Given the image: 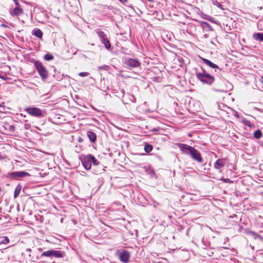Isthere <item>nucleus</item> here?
Here are the masks:
<instances>
[{"mask_svg":"<svg viewBox=\"0 0 263 263\" xmlns=\"http://www.w3.org/2000/svg\"><path fill=\"white\" fill-rule=\"evenodd\" d=\"M8 177L12 178H23L29 176V174L25 172H13L8 174Z\"/></svg>","mask_w":263,"mask_h":263,"instance_id":"obj_7","label":"nucleus"},{"mask_svg":"<svg viewBox=\"0 0 263 263\" xmlns=\"http://www.w3.org/2000/svg\"><path fill=\"white\" fill-rule=\"evenodd\" d=\"M41 256H47V257H51L52 256V250H49L43 253L41 255Z\"/></svg>","mask_w":263,"mask_h":263,"instance_id":"obj_25","label":"nucleus"},{"mask_svg":"<svg viewBox=\"0 0 263 263\" xmlns=\"http://www.w3.org/2000/svg\"><path fill=\"white\" fill-rule=\"evenodd\" d=\"M97 33L98 34L101 41L104 40L107 38L106 34L102 31L99 30H97Z\"/></svg>","mask_w":263,"mask_h":263,"instance_id":"obj_18","label":"nucleus"},{"mask_svg":"<svg viewBox=\"0 0 263 263\" xmlns=\"http://www.w3.org/2000/svg\"><path fill=\"white\" fill-rule=\"evenodd\" d=\"M153 149V147L151 144H146L144 146V151L146 153L151 152Z\"/></svg>","mask_w":263,"mask_h":263,"instance_id":"obj_23","label":"nucleus"},{"mask_svg":"<svg viewBox=\"0 0 263 263\" xmlns=\"http://www.w3.org/2000/svg\"><path fill=\"white\" fill-rule=\"evenodd\" d=\"M33 34L37 37L42 38L43 36V32L40 29H36L34 30Z\"/></svg>","mask_w":263,"mask_h":263,"instance_id":"obj_17","label":"nucleus"},{"mask_svg":"<svg viewBox=\"0 0 263 263\" xmlns=\"http://www.w3.org/2000/svg\"><path fill=\"white\" fill-rule=\"evenodd\" d=\"M179 147L182 150H186L189 152H190L191 150L193 148V147H192L187 144H179Z\"/></svg>","mask_w":263,"mask_h":263,"instance_id":"obj_15","label":"nucleus"},{"mask_svg":"<svg viewBox=\"0 0 263 263\" xmlns=\"http://www.w3.org/2000/svg\"><path fill=\"white\" fill-rule=\"evenodd\" d=\"M21 190V186L17 185L15 189V191H14V198H16L18 196V195L20 193Z\"/></svg>","mask_w":263,"mask_h":263,"instance_id":"obj_22","label":"nucleus"},{"mask_svg":"<svg viewBox=\"0 0 263 263\" xmlns=\"http://www.w3.org/2000/svg\"><path fill=\"white\" fill-rule=\"evenodd\" d=\"M13 1L15 3V4L16 5V6H20L19 3H18V2L17 0H13Z\"/></svg>","mask_w":263,"mask_h":263,"instance_id":"obj_30","label":"nucleus"},{"mask_svg":"<svg viewBox=\"0 0 263 263\" xmlns=\"http://www.w3.org/2000/svg\"><path fill=\"white\" fill-rule=\"evenodd\" d=\"M23 12V10L22 9L20 8L19 6H16L13 11L10 12V14L12 16L18 17L20 15H22Z\"/></svg>","mask_w":263,"mask_h":263,"instance_id":"obj_10","label":"nucleus"},{"mask_svg":"<svg viewBox=\"0 0 263 263\" xmlns=\"http://www.w3.org/2000/svg\"><path fill=\"white\" fill-rule=\"evenodd\" d=\"M34 65L42 80H45L48 77V71L41 62L36 61L34 62Z\"/></svg>","mask_w":263,"mask_h":263,"instance_id":"obj_1","label":"nucleus"},{"mask_svg":"<svg viewBox=\"0 0 263 263\" xmlns=\"http://www.w3.org/2000/svg\"><path fill=\"white\" fill-rule=\"evenodd\" d=\"M82 164L86 170H89L91 168V165L90 163V161L87 160L86 156L84 160L82 161Z\"/></svg>","mask_w":263,"mask_h":263,"instance_id":"obj_12","label":"nucleus"},{"mask_svg":"<svg viewBox=\"0 0 263 263\" xmlns=\"http://www.w3.org/2000/svg\"><path fill=\"white\" fill-rule=\"evenodd\" d=\"M39 251H42V249H41V248H39Z\"/></svg>","mask_w":263,"mask_h":263,"instance_id":"obj_32","label":"nucleus"},{"mask_svg":"<svg viewBox=\"0 0 263 263\" xmlns=\"http://www.w3.org/2000/svg\"><path fill=\"white\" fill-rule=\"evenodd\" d=\"M86 157L87 160H89L90 162H91L94 165H98L99 164V162L94 156L89 154L87 155Z\"/></svg>","mask_w":263,"mask_h":263,"instance_id":"obj_14","label":"nucleus"},{"mask_svg":"<svg viewBox=\"0 0 263 263\" xmlns=\"http://www.w3.org/2000/svg\"><path fill=\"white\" fill-rule=\"evenodd\" d=\"M87 137H88L89 140L91 142H95L96 141L97 139V135L95 133L91 132V131H88L87 133Z\"/></svg>","mask_w":263,"mask_h":263,"instance_id":"obj_11","label":"nucleus"},{"mask_svg":"<svg viewBox=\"0 0 263 263\" xmlns=\"http://www.w3.org/2000/svg\"><path fill=\"white\" fill-rule=\"evenodd\" d=\"M196 77L202 83H206L209 85L212 84L214 81V78L213 76L208 73H205L204 72L203 73H197Z\"/></svg>","mask_w":263,"mask_h":263,"instance_id":"obj_2","label":"nucleus"},{"mask_svg":"<svg viewBox=\"0 0 263 263\" xmlns=\"http://www.w3.org/2000/svg\"><path fill=\"white\" fill-rule=\"evenodd\" d=\"M260 82L263 84V76H261L260 78Z\"/></svg>","mask_w":263,"mask_h":263,"instance_id":"obj_31","label":"nucleus"},{"mask_svg":"<svg viewBox=\"0 0 263 263\" xmlns=\"http://www.w3.org/2000/svg\"><path fill=\"white\" fill-rule=\"evenodd\" d=\"M24 110L28 114L33 117L40 118L43 116V112L42 110L37 107H28L25 108Z\"/></svg>","mask_w":263,"mask_h":263,"instance_id":"obj_3","label":"nucleus"},{"mask_svg":"<svg viewBox=\"0 0 263 263\" xmlns=\"http://www.w3.org/2000/svg\"><path fill=\"white\" fill-rule=\"evenodd\" d=\"M254 136L256 139H259L262 136V133L260 130H257L254 133Z\"/></svg>","mask_w":263,"mask_h":263,"instance_id":"obj_24","label":"nucleus"},{"mask_svg":"<svg viewBox=\"0 0 263 263\" xmlns=\"http://www.w3.org/2000/svg\"><path fill=\"white\" fill-rule=\"evenodd\" d=\"M26 252H28L29 254H28V260L32 262H35L38 259V256L35 254L34 253L32 252L31 249H26Z\"/></svg>","mask_w":263,"mask_h":263,"instance_id":"obj_9","label":"nucleus"},{"mask_svg":"<svg viewBox=\"0 0 263 263\" xmlns=\"http://www.w3.org/2000/svg\"><path fill=\"white\" fill-rule=\"evenodd\" d=\"M227 161V158L218 159L214 163V167L217 170H220L221 168L224 166Z\"/></svg>","mask_w":263,"mask_h":263,"instance_id":"obj_8","label":"nucleus"},{"mask_svg":"<svg viewBox=\"0 0 263 263\" xmlns=\"http://www.w3.org/2000/svg\"><path fill=\"white\" fill-rule=\"evenodd\" d=\"M9 241L10 240L8 237H0V244H7L9 242Z\"/></svg>","mask_w":263,"mask_h":263,"instance_id":"obj_19","label":"nucleus"},{"mask_svg":"<svg viewBox=\"0 0 263 263\" xmlns=\"http://www.w3.org/2000/svg\"><path fill=\"white\" fill-rule=\"evenodd\" d=\"M149 2H152L153 0H147Z\"/></svg>","mask_w":263,"mask_h":263,"instance_id":"obj_33","label":"nucleus"},{"mask_svg":"<svg viewBox=\"0 0 263 263\" xmlns=\"http://www.w3.org/2000/svg\"><path fill=\"white\" fill-rule=\"evenodd\" d=\"M52 256L59 258L62 257L63 253L60 251L52 250Z\"/></svg>","mask_w":263,"mask_h":263,"instance_id":"obj_20","label":"nucleus"},{"mask_svg":"<svg viewBox=\"0 0 263 263\" xmlns=\"http://www.w3.org/2000/svg\"><path fill=\"white\" fill-rule=\"evenodd\" d=\"M102 43L104 45L105 47L107 49H109L110 48L111 44L110 43L109 41L108 40L107 38H106V39H104V40H102Z\"/></svg>","mask_w":263,"mask_h":263,"instance_id":"obj_21","label":"nucleus"},{"mask_svg":"<svg viewBox=\"0 0 263 263\" xmlns=\"http://www.w3.org/2000/svg\"><path fill=\"white\" fill-rule=\"evenodd\" d=\"M202 60L205 64H206L207 65L213 68H218V66L216 64L213 63L211 61L208 59L202 58Z\"/></svg>","mask_w":263,"mask_h":263,"instance_id":"obj_13","label":"nucleus"},{"mask_svg":"<svg viewBox=\"0 0 263 263\" xmlns=\"http://www.w3.org/2000/svg\"><path fill=\"white\" fill-rule=\"evenodd\" d=\"M53 56L51 54H46L44 56V59L46 61H50L53 59Z\"/></svg>","mask_w":263,"mask_h":263,"instance_id":"obj_26","label":"nucleus"},{"mask_svg":"<svg viewBox=\"0 0 263 263\" xmlns=\"http://www.w3.org/2000/svg\"><path fill=\"white\" fill-rule=\"evenodd\" d=\"M130 255V253L127 250L122 251L119 254V259L124 263H127L129 261Z\"/></svg>","mask_w":263,"mask_h":263,"instance_id":"obj_6","label":"nucleus"},{"mask_svg":"<svg viewBox=\"0 0 263 263\" xmlns=\"http://www.w3.org/2000/svg\"><path fill=\"white\" fill-rule=\"evenodd\" d=\"M89 75V73L87 72H82L79 73V76L80 77H87Z\"/></svg>","mask_w":263,"mask_h":263,"instance_id":"obj_28","label":"nucleus"},{"mask_svg":"<svg viewBox=\"0 0 263 263\" xmlns=\"http://www.w3.org/2000/svg\"><path fill=\"white\" fill-rule=\"evenodd\" d=\"M253 37L256 40H259L260 41L263 42V33L261 32H258L257 33H255L253 34Z\"/></svg>","mask_w":263,"mask_h":263,"instance_id":"obj_16","label":"nucleus"},{"mask_svg":"<svg viewBox=\"0 0 263 263\" xmlns=\"http://www.w3.org/2000/svg\"><path fill=\"white\" fill-rule=\"evenodd\" d=\"M125 64L128 67L132 68H136L140 66L141 63L138 60L132 59L127 58L125 61Z\"/></svg>","mask_w":263,"mask_h":263,"instance_id":"obj_5","label":"nucleus"},{"mask_svg":"<svg viewBox=\"0 0 263 263\" xmlns=\"http://www.w3.org/2000/svg\"><path fill=\"white\" fill-rule=\"evenodd\" d=\"M191 158L199 163L203 162V159L200 153L193 147L190 152Z\"/></svg>","mask_w":263,"mask_h":263,"instance_id":"obj_4","label":"nucleus"},{"mask_svg":"<svg viewBox=\"0 0 263 263\" xmlns=\"http://www.w3.org/2000/svg\"><path fill=\"white\" fill-rule=\"evenodd\" d=\"M220 180H222V181H223L225 183H231L233 182L232 181H231L230 179H229L228 178H222Z\"/></svg>","mask_w":263,"mask_h":263,"instance_id":"obj_27","label":"nucleus"},{"mask_svg":"<svg viewBox=\"0 0 263 263\" xmlns=\"http://www.w3.org/2000/svg\"><path fill=\"white\" fill-rule=\"evenodd\" d=\"M121 3L125 4L128 2V0H119Z\"/></svg>","mask_w":263,"mask_h":263,"instance_id":"obj_29","label":"nucleus"}]
</instances>
